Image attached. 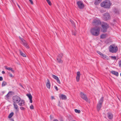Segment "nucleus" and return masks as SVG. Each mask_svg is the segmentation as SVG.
Listing matches in <instances>:
<instances>
[{
	"label": "nucleus",
	"mask_w": 121,
	"mask_h": 121,
	"mask_svg": "<svg viewBox=\"0 0 121 121\" xmlns=\"http://www.w3.org/2000/svg\"><path fill=\"white\" fill-rule=\"evenodd\" d=\"M19 85L20 86H21L23 88H24V87H23V86L21 84H19Z\"/></svg>",
	"instance_id": "49530a36"
},
{
	"label": "nucleus",
	"mask_w": 121,
	"mask_h": 121,
	"mask_svg": "<svg viewBox=\"0 0 121 121\" xmlns=\"http://www.w3.org/2000/svg\"><path fill=\"white\" fill-rule=\"evenodd\" d=\"M53 121H59L58 120L56 119H54Z\"/></svg>",
	"instance_id": "09e8293b"
},
{
	"label": "nucleus",
	"mask_w": 121,
	"mask_h": 121,
	"mask_svg": "<svg viewBox=\"0 0 121 121\" xmlns=\"http://www.w3.org/2000/svg\"><path fill=\"white\" fill-rule=\"evenodd\" d=\"M9 73V75L10 77L11 78H13L14 77V76L11 73Z\"/></svg>",
	"instance_id": "4c0bfd02"
},
{
	"label": "nucleus",
	"mask_w": 121,
	"mask_h": 121,
	"mask_svg": "<svg viewBox=\"0 0 121 121\" xmlns=\"http://www.w3.org/2000/svg\"><path fill=\"white\" fill-rule=\"evenodd\" d=\"M107 37V35L106 34H103L101 35L100 37L102 39H104Z\"/></svg>",
	"instance_id": "b1692460"
},
{
	"label": "nucleus",
	"mask_w": 121,
	"mask_h": 121,
	"mask_svg": "<svg viewBox=\"0 0 121 121\" xmlns=\"http://www.w3.org/2000/svg\"><path fill=\"white\" fill-rule=\"evenodd\" d=\"M7 84L6 82L5 81H3L2 84V86H5Z\"/></svg>",
	"instance_id": "cd10ccee"
},
{
	"label": "nucleus",
	"mask_w": 121,
	"mask_h": 121,
	"mask_svg": "<svg viewBox=\"0 0 121 121\" xmlns=\"http://www.w3.org/2000/svg\"><path fill=\"white\" fill-rule=\"evenodd\" d=\"M104 20H107L110 19V17L109 14L108 13H106L104 14L103 16Z\"/></svg>",
	"instance_id": "9b49d317"
},
{
	"label": "nucleus",
	"mask_w": 121,
	"mask_h": 121,
	"mask_svg": "<svg viewBox=\"0 0 121 121\" xmlns=\"http://www.w3.org/2000/svg\"><path fill=\"white\" fill-rule=\"evenodd\" d=\"M63 56V54L62 53H60L58 55V57H59L60 58H61Z\"/></svg>",
	"instance_id": "473e14b6"
},
{
	"label": "nucleus",
	"mask_w": 121,
	"mask_h": 121,
	"mask_svg": "<svg viewBox=\"0 0 121 121\" xmlns=\"http://www.w3.org/2000/svg\"><path fill=\"white\" fill-rule=\"evenodd\" d=\"M75 111L76 113H79L80 112V110H78L77 109H75Z\"/></svg>",
	"instance_id": "2f4dec72"
},
{
	"label": "nucleus",
	"mask_w": 121,
	"mask_h": 121,
	"mask_svg": "<svg viewBox=\"0 0 121 121\" xmlns=\"http://www.w3.org/2000/svg\"><path fill=\"white\" fill-rule=\"evenodd\" d=\"M120 76H121V73H120Z\"/></svg>",
	"instance_id": "6e6d98bb"
},
{
	"label": "nucleus",
	"mask_w": 121,
	"mask_h": 121,
	"mask_svg": "<svg viewBox=\"0 0 121 121\" xmlns=\"http://www.w3.org/2000/svg\"><path fill=\"white\" fill-rule=\"evenodd\" d=\"M17 103H13V105L14 106V108L16 110L17 112H18L19 111V108L18 106L16 104Z\"/></svg>",
	"instance_id": "ddd939ff"
},
{
	"label": "nucleus",
	"mask_w": 121,
	"mask_h": 121,
	"mask_svg": "<svg viewBox=\"0 0 121 121\" xmlns=\"http://www.w3.org/2000/svg\"><path fill=\"white\" fill-rule=\"evenodd\" d=\"M92 24L94 26H98L101 24V22L99 19H96L93 20Z\"/></svg>",
	"instance_id": "1a4fd4ad"
},
{
	"label": "nucleus",
	"mask_w": 121,
	"mask_h": 121,
	"mask_svg": "<svg viewBox=\"0 0 121 121\" xmlns=\"http://www.w3.org/2000/svg\"><path fill=\"white\" fill-rule=\"evenodd\" d=\"M76 121L75 120H73V121Z\"/></svg>",
	"instance_id": "5fc2aeb1"
},
{
	"label": "nucleus",
	"mask_w": 121,
	"mask_h": 121,
	"mask_svg": "<svg viewBox=\"0 0 121 121\" xmlns=\"http://www.w3.org/2000/svg\"><path fill=\"white\" fill-rule=\"evenodd\" d=\"M80 95L81 97L83 99L85 100L86 102H89V100L87 98L86 95L82 92L80 93Z\"/></svg>",
	"instance_id": "0eeeda50"
},
{
	"label": "nucleus",
	"mask_w": 121,
	"mask_h": 121,
	"mask_svg": "<svg viewBox=\"0 0 121 121\" xmlns=\"http://www.w3.org/2000/svg\"><path fill=\"white\" fill-rule=\"evenodd\" d=\"M101 57L104 59L107 60H108V56L105 55H104L103 54V56H102Z\"/></svg>",
	"instance_id": "4be33fe9"
},
{
	"label": "nucleus",
	"mask_w": 121,
	"mask_h": 121,
	"mask_svg": "<svg viewBox=\"0 0 121 121\" xmlns=\"http://www.w3.org/2000/svg\"><path fill=\"white\" fill-rule=\"evenodd\" d=\"M80 73L79 71H78L77 73V76H80Z\"/></svg>",
	"instance_id": "f704fd0d"
},
{
	"label": "nucleus",
	"mask_w": 121,
	"mask_h": 121,
	"mask_svg": "<svg viewBox=\"0 0 121 121\" xmlns=\"http://www.w3.org/2000/svg\"><path fill=\"white\" fill-rule=\"evenodd\" d=\"M16 4H17V6H18V7H19V8L20 9H21V8H20V6L17 3Z\"/></svg>",
	"instance_id": "a18cd8bd"
},
{
	"label": "nucleus",
	"mask_w": 121,
	"mask_h": 121,
	"mask_svg": "<svg viewBox=\"0 0 121 121\" xmlns=\"http://www.w3.org/2000/svg\"><path fill=\"white\" fill-rule=\"evenodd\" d=\"M57 82L59 84H60V80L59 78H58L57 79H56V80Z\"/></svg>",
	"instance_id": "c9c22d12"
},
{
	"label": "nucleus",
	"mask_w": 121,
	"mask_h": 121,
	"mask_svg": "<svg viewBox=\"0 0 121 121\" xmlns=\"http://www.w3.org/2000/svg\"><path fill=\"white\" fill-rule=\"evenodd\" d=\"M2 73L3 74H4L5 73V72L4 71H2Z\"/></svg>",
	"instance_id": "8fccbe9b"
},
{
	"label": "nucleus",
	"mask_w": 121,
	"mask_h": 121,
	"mask_svg": "<svg viewBox=\"0 0 121 121\" xmlns=\"http://www.w3.org/2000/svg\"><path fill=\"white\" fill-rule=\"evenodd\" d=\"M103 97H102L100 99L99 101L98 104L97 105V108L98 111H99L100 109L102 106L103 102Z\"/></svg>",
	"instance_id": "20e7f679"
},
{
	"label": "nucleus",
	"mask_w": 121,
	"mask_h": 121,
	"mask_svg": "<svg viewBox=\"0 0 121 121\" xmlns=\"http://www.w3.org/2000/svg\"><path fill=\"white\" fill-rule=\"evenodd\" d=\"M12 92L11 91L9 92L8 94H7L5 96V98H6L7 99H8L9 97L10 96V95H11V94H10Z\"/></svg>",
	"instance_id": "aec40b11"
},
{
	"label": "nucleus",
	"mask_w": 121,
	"mask_h": 121,
	"mask_svg": "<svg viewBox=\"0 0 121 121\" xmlns=\"http://www.w3.org/2000/svg\"><path fill=\"white\" fill-rule=\"evenodd\" d=\"M3 78L2 77H0V81H1L2 80Z\"/></svg>",
	"instance_id": "c03bdc74"
},
{
	"label": "nucleus",
	"mask_w": 121,
	"mask_h": 121,
	"mask_svg": "<svg viewBox=\"0 0 121 121\" xmlns=\"http://www.w3.org/2000/svg\"><path fill=\"white\" fill-rule=\"evenodd\" d=\"M19 52H20V54L22 56L24 57H26V55L25 54L23 53L21 51V50H19Z\"/></svg>",
	"instance_id": "5701e85b"
},
{
	"label": "nucleus",
	"mask_w": 121,
	"mask_h": 121,
	"mask_svg": "<svg viewBox=\"0 0 121 121\" xmlns=\"http://www.w3.org/2000/svg\"><path fill=\"white\" fill-rule=\"evenodd\" d=\"M21 98L17 95H15L12 97L13 103H17L18 102Z\"/></svg>",
	"instance_id": "39448f33"
},
{
	"label": "nucleus",
	"mask_w": 121,
	"mask_h": 121,
	"mask_svg": "<svg viewBox=\"0 0 121 121\" xmlns=\"http://www.w3.org/2000/svg\"><path fill=\"white\" fill-rule=\"evenodd\" d=\"M27 95L28 96L30 99V103H32V96L30 94H27Z\"/></svg>",
	"instance_id": "4468645a"
},
{
	"label": "nucleus",
	"mask_w": 121,
	"mask_h": 121,
	"mask_svg": "<svg viewBox=\"0 0 121 121\" xmlns=\"http://www.w3.org/2000/svg\"><path fill=\"white\" fill-rule=\"evenodd\" d=\"M11 0L12 1V2H13V0Z\"/></svg>",
	"instance_id": "864d4df0"
},
{
	"label": "nucleus",
	"mask_w": 121,
	"mask_h": 121,
	"mask_svg": "<svg viewBox=\"0 0 121 121\" xmlns=\"http://www.w3.org/2000/svg\"><path fill=\"white\" fill-rule=\"evenodd\" d=\"M46 1L49 5L51 6L52 5V3L50 0H46Z\"/></svg>",
	"instance_id": "bb28decb"
},
{
	"label": "nucleus",
	"mask_w": 121,
	"mask_h": 121,
	"mask_svg": "<svg viewBox=\"0 0 121 121\" xmlns=\"http://www.w3.org/2000/svg\"><path fill=\"white\" fill-rule=\"evenodd\" d=\"M19 38L22 42L23 45L27 48H29V46L25 40L23 38H21L20 37H19Z\"/></svg>",
	"instance_id": "6e6552de"
},
{
	"label": "nucleus",
	"mask_w": 121,
	"mask_h": 121,
	"mask_svg": "<svg viewBox=\"0 0 121 121\" xmlns=\"http://www.w3.org/2000/svg\"><path fill=\"white\" fill-rule=\"evenodd\" d=\"M30 108L31 109H34V106L33 105H31L30 107Z\"/></svg>",
	"instance_id": "ea45409f"
},
{
	"label": "nucleus",
	"mask_w": 121,
	"mask_h": 121,
	"mask_svg": "<svg viewBox=\"0 0 121 121\" xmlns=\"http://www.w3.org/2000/svg\"><path fill=\"white\" fill-rule=\"evenodd\" d=\"M20 108L21 110H24L25 109L24 107H20Z\"/></svg>",
	"instance_id": "79ce46f5"
},
{
	"label": "nucleus",
	"mask_w": 121,
	"mask_h": 121,
	"mask_svg": "<svg viewBox=\"0 0 121 121\" xmlns=\"http://www.w3.org/2000/svg\"><path fill=\"white\" fill-rule=\"evenodd\" d=\"M20 100H19L18 102L17 103L18 105L20 106H24L25 104V101L22 99H21V98L20 99Z\"/></svg>",
	"instance_id": "f8f14e48"
},
{
	"label": "nucleus",
	"mask_w": 121,
	"mask_h": 121,
	"mask_svg": "<svg viewBox=\"0 0 121 121\" xmlns=\"http://www.w3.org/2000/svg\"><path fill=\"white\" fill-rule=\"evenodd\" d=\"M48 82L46 84V86L47 88L50 89V83L48 79H47Z\"/></svg>",
	"instance_id": "6ab92c4d"
},
{
	"label": "nucleus",
	"mask_w": 121,
	"mask_h": 121,
	"mask_svg": "<svg viewBox=\"0 0 121 121\" xmlns=\"http://www.w3.org/2000/svg\"><path fill=\"white\" fill-rule=\"evenodd\" d=\"M80 76H77L76 77V79L77 81L78 82L80 79Z\"/></svg>",
	"instance_id": "7c9ffc66"
},
{
	"label": "nucleus",
	"mask_w": 121,
	"mask_h": 121,
	"mask_svg": "<svg viewBox=\"0 0 121 121\" xmlns=\"http://www.w3.org/2000/svg\"><path fill=\"white\" fill-rule=\"evenodd\" d=\"M61 58H60L59 57H58L57 58V60H58V62L59 63H62L63 61L61 60L60 59Z\"/></svg>",
	"instance_id": "a878e982"
},
{
	"label": "nucleus",
	"mask_w": 121,
	"mask_h": 121,
	"mask_svg": "<svg viewBox=\"0 0 121 121\" xmlns=\"http://www.w3.org/2000/svg\"><path fill=\"white\" fill-rule=\"evenodd\" d=\"M102 27L103 32H105L107 31V29L109 28V26L107 23H104L102 25Z\"/></svg>",
	"instance_id": "423d86ee"
},
{
	"label": "nucleus",
	"mask_w": 121,
	"mask_h": 121,
	"mask_svg": "<svg viewBox=\"0 0 121 121\" xmlns=\"http://www.w3.org/2000/svg\"><path fill=\"white\" fill-rule=\"evenodd\" d=\"M97 52L101 56H103V54L101 52L99 51H97Z\"/></svg>",
	"instance_id": "c756f323"
},
{
	"label": "nucleus",
	"mask_w": 121,
	"mask_h": 121,
	"mask_svg": "<svg viewBox=\"0 0 121 121\" xmlns=\"http://www.w3.org/2000/svg\"><path fill=\"white\" fill-rule=\"evenodd\" d=\"M111 73L113 74L118 76V72L114 71H112L111 72Z\"/></svg>",
	"instance_id": "a211bd4d"
},
{
	"label": "nucleus",
	"mask_w": 121,
	"mask_h": 121,
	"mask_svg": "<svg viewBox=\"0 0 121 121\" xmlns=\"http://www.w3.org/2000/svg\"><path fill=\"white\" fill-rule=\"evenodd\" d=\"M116 13H119V12H118V11H117V12H116Z\"/></svg>",
	"instance_id": "603ef678"
},
{
	"label": "nucleus",
	"mask_w": 121,
	"mask_h": 121,
	"mask_svg": "<svg viewBox=\"0 0 121 121\" xmlns=\"http://www.w3.org/2000/svg\"><path fill=\"white\" fill-rule=\"evenodd\" d=\"M72 34L74 35H76V34L75 33H72Z\"/></svg>",
	"instance_id": "3c124183"
},
{
	"label": "nucleus",
	"mask_w": 121,
	"mask_h": 121,
	"mask_svg": "<svg viewBox=\"0 0 121 121\" xmlns=\"http://www.w3.org/2000/svg\"><path fill=\"white\" fill-rule=\"evenodd\" d=\"M118 64L119 66L121 67V60L119 62Z\"/></svg>",
	"instance_id": "e433bc0d"
},
{
	"label": "nucleus",
	"mask_w": 121,
	"mask_h": 121,
	"mask_svg": "<svg viewBox=\"0 0 121 121\" xmlns=\"http://www.w3.org/2000/svg\"><path fill=\"white\" fill-rule=\"evenodd\" d=\"M111 57L112 59H113L114 60H116V57L115 56H111Z\"/></svg>",
	"instance_id": "58836bf2"
},
{
	"label": "nucleus",
	"mask_w": 121,
	"mask_h": 121,
	"mask_svg": "<svg viewBox=\"0 0 121 121\" xmlns=\"http://www.w3.org/2000/svg\"><path fill=\"white\" fill-rule=\"evenodd\" d=\"M55 87L56 89V90L57 91H58V89L57 87L56 86H55Z\"/></svg>",
	"instance_id": "37998d69"
},
{
	"label": "nucleus",
	"mask_w": 121,
	"mask_h": 121,
	"mask_svg": "<svg viewBox=\"0 0 121 121\" xmlns=\"http://www.w3.org/2000/svg\"><path fill=\"white\" fill-rule=\"evenodd\" d=\"M52 77L54 79L56 80L58 78L57 76L54 75H52Z\"/></svg>",
	"instance_id": "c85d7f7f"
},
{
	"label": "nucleus",
	"mask_w": 121,
	"mask_h": 121,
	"mask_svg": "<svg viewBox=\"0 0 121 121\" xmlns=\"http://www.w3.org/2000/svg\"><path fill=\"white\" fill-rule=\"evenodd\" d=\"M100 30V28L98 26H96L92 28L90 30V32L92 35L97 36L99 35Z\"/></svg>",
	"instance_id": "f257e3e1"
},
{
	"label": "nucleus",
	"mask_w": 121,
	"mask_h": 121,
	"mask_svg": "<svg viewBox=\"0 0 121 121\" xmlns=\"http://www.w3.org/2000/svg\"><path fill=\"white\" fill-rule=\"evenodd\" d=\"M60 97L63 100H65L67 99L65 95L63 94L61 95L60 96Z\"/></svg>",
	"instance_id": "dca6fc26"
},
{
	"label": "nucleus",
	"mask_w": 121,
	"mask_h": 121,
	"mask_svg": "<svg viewBox=\"0 0 121 121\" xmlns=\"http://www.w3.org/2000/svg\"><path fill=\"white\" fill-rule=\"evenodd\" d=\"M70 22H71V23H72V24L73 25V26H75V25L74 22L73 21L71 20H70Z\"/></svg>",
	"instance_id": "72a5a7b5"
},
{
	"label": "nucleus",
	"mask_w": 121,
	"mask_h": 121,
	"mask_svg": "<svg viewBox=\"0 0 121 121\" xmlns=\"http://www.w3.org/2000/svg\"><path fill=\"white\" fill-rule=\"evenodd\" d=\"M14 114V113L13 112H11L9 115L8 117L9 118H11Z\"/></svg>",
	"instance_id": "393cba45"
},
{
	"label": "nucleus",
	"mask_w": 121,
	"mask_h": 121,
	"mask_svg": "<svg viewBox=\"0 0 121 121\" xmlns=\"http://www.w3.org/2000/svg\"><path fill=\"white\" fill-rule=\"evenodd\" d=\"M102 0H95L94 4L95 5L99 4L101 1Z\"/></svg>",
	"instance_id": "412c9836"
},
{
	"label": "nucleus",
	"mask_w": 121,
	"mask_h": 121,
	"mask_svg": "<svg viewBox=\"0 0 121 121\" xmlns=\"http://www.w3.org/2000/svg\"><path fill=\"white\" fill-rule=\"evenodd\" d=\"M77 4L79 9H82L84 7V5L83 3L81 1H79L77 2Z\"/></svg>",
	"instance_id": "9d476101"
},
{
	"label": "nucleus",
	"mask_w": 121,
	"mask_h": 121,
	"mask_svg": "<svg viewBox=\"0 0 121 121\" xmlns=\"http://www.w3.org/2000/svg\"><path fill=\"white\" fill-rule=\"evenodd\" d=\"M29 1L31 4H33V2L32 0H29Z\"/></svg>",
	"instance_id": "a19ab883"
},
{
	"label": "nucleus",
	"mask_w": 121,
	"mask_h": 121,
	"mask_svg": "<svg viewBox=\"0 0 121 121\" xmlns=\"http://www.w3.org/2000/svg\"><path fill=\"white\" fill-rule=\"evenodd\" d=\"M50 118H51V116H50Z\"/></svg>",
	"instance_id": "4d7b16f0"
},
{
	"label": "nucleus",
	"mask_w": 121,
	"mask_h": 121,
	"mask_svg": "<svg viewBox=\"0 0 121 121\" xmlns=\"http://www.w3.org/2000/svg\"><path fill=\"white\" fill-rule=\"evenodd\" d=\"M112 3L110 1L108 0H105L102 2L100 4V6L101 7L106 9L109 8Z\"/></svg>",
	"instance_id": "f03ea898"
},
{
	"label": "nucleus",
	"mask_w": 121,
	"mask_h": 121,
	"mask_svg": "<svg viewBox=\"0 0 121 121\" xmlns=\"http://www.w3.org/2000/svg\"><path fill=\"white\" fill-rule=\"evenodd\" d=\"M51 98L52 99H54V98L53 96H51Z\"/></svg>",
	"instance_id": "de8ad7c7"
},
{
	"label": "nucleus",
	"mask_w": 121,
	"mask_h": 121,
	"mask_svg": "<svg viewBox=\"0 0 121 121\" xmlns=\"http://www.w3.org/2000/svg\"><path fill=\"white\" fill-rule=\"evenodd\" d=\"M4 68L8 70H11L12 73H14V71L13 69L12 68L10 67H8L6 66H4Z\"/></svg>",
	"instance_id": "2eb2a0df"
},
{
	"label": "nucleus",
	"mask_w": 121,
	"mask_h": 121,
	"mask_svg": "<svg viewBox=\"0 0 121 121\" xmlns=\"http://www.w3.org/2000/svg\"><path fill=\"white\" fill-rule=\"evenodd\" d=\"M118 48L117 46H116L114 45H112L109 47V51L110 52L116 53L118 51Z\"/></svg>",
	"instance_id": "7ed1b4c3"
},
{
	"label": "nucleus",
	"mask_w": 121,
	"mask_h": 121,
	"mask_svg": "<svg viewBox=\"0 0 121 121\" xmlns=\"http://www.w3.org/2000/svg\"><path fill=\"white\" fill-rule=\"evenodd\" d=\"M108 117L109 119H112L113 117V115L111 113H108Z\"/></svg>",
	"instance_id": "f3484780"
}]
</instances>
